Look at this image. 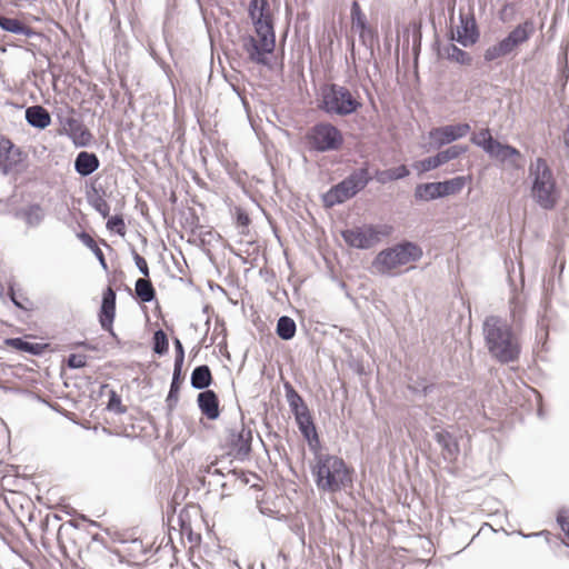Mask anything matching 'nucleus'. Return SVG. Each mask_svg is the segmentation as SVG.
Wrapping results in <instances>:
<instances>
[{"mask_svg":"<svg viewBox=\"0 0 569 569\" xmlns=\"http://www.w3.org/2000/svg\"><path fill=\"white\" fill-rule=\"evenodd\" d=\"M248 12L259 39L251 34L242 36V49L251 62L270 67L267 56L272 53L276 48V33L269 2L267 0H250Z\"/></svg>","mask_w":569,"mask_h":569,"instance_id":"obj_1","label":"nucleus"},{"mask_svg":"<svg viewBox=\"0 0 569 569\" xmlns=\"http://www.w3.org/2000/svg\"><path fill=\"white\" fill-rule=\"evenodd\" d=\"M482 335L489 355L506 365L519 359L521 347L512 327L499 316H487L482 322Z\"/></svg>","mask_w":569,"mask_h":569,"instance_id":"obj_2","label":"nucleus"},{"mask_svg":"<svg viewBox=\"0 0 569 569\" xmlns=\"http://www.w3.org/2000/svg\"><path fill=\"white\" fill-rule=\"evenodd\" d=\"M313 455L310 470L320 491L336 493L352 483V470L342 458L320 452V450L315 451Z\"/></svg>","mask_w":569,"mask_h":569,"instance_id":"obj_3","label":"nucleus"},{"mask_svg":"<svg viewBox=\"0 0 569 569\" xmlns=\"http://www.w3.org/2000/svg\"><path fill=\"white\" fill-rule=\"evenodd\" d=\"M530 198L545 211H552L560 200V189L557 179L547 160L536 158L529 166Z\"/></svg>","mask_w":569,"mask_h":569,"instance_id":"obj_4","label":"nucleus"},{"mask_svg":"<svg viewBox=\"0 0 569 569\" xmlns=\"http://www.w3.org/2000/svg\"><path fill=\"white\" fill-rule=\"evenodd\" d=\"M422 248L416 242L402 240L381 250L372 260V268L380 274H390L398 267L419 261Z\"/></svg>","mask_w":569,"mask_h":569,"instance_id":"obj_5","label":"nucleus"},{"mask_svg":"<svg viewBox=\"0 0 569 569\" xmlns=\"http://www.w3.org/2000/svg\"><path fill=\"white\" fill-rule=\"evenodd\" d=\"M320 97L318 107L328 114L346 117L362 107V103L347 87L337 83L323 84L320 89Z\"/></svg>","mask_w":569,"mask_h":569,"instance_id":"obj_6","label":"nucleus"},{"mask_svg":"<svg viewBox=\"0 0 569 569\" xmlns=\"http://www.w3.org/2000/svg\"><path fill=\"white\" fill-rule=\"evenodd\" d=\"M535 32L536 23L532 19H526L518 23L505 38L486 49L485 62H492L499 58L515 54L517 49L526 43Z\"/></svg>","mask_w":569,"mask_h":569,"instance_id":"obj_7","label":"nucleus"},{"mask_svg":"<svg viewBox=\"0 0 569 569\" xmlns=\"http://www.w3.org/2000/svg\"><path fill=\"white\" fill-rule=\"evenodd\" d=\"M393 228L389 224L355 226L341 231L345 242L356 249L368 250L378 244L382 238L389 237Z\"/></svg>","mask_w":569,"mask_h":569,"instance_id":"obj_8","label":"nucleus"},{"mask_svg":"<svg viewBox=\"0 0 569 569\" xmlns=\"http://www.w3.org/2000/svg\"><path fill=\"white\" fill-rule=\"evenodd\" d=\"M309 151L330 152L339 150L343 144L341 131L329 122H318L306 133Z\"/></svg>","mask_w":569,"mask_h":569,"instance_id":"obj_9","label":"nucleus"},{"mask_svg":"<svg viewBox=\"0 0 569 569\" xmlns=\"http://www.w3.org/2000/svg\"><path fill=\"white\" fill-rule=\"evenodd\" d=\"M116 291L111 287H107V289L102 293V300L98 313V319L102 330L109 332L110 336L117 342H119L120 340L113 330V321L116 318Z\"/></svg>","mask_w":569,"mask_h":569,"instance_id":"obj_10","label":"nucleus"},{"mask_svg":"<svg viewBox=\"0 0 569 569\" xmlns=\"http://www.w3.org/2000/svg\"><path fill=\"white\" fill-rule=\"evenodd\" d=\"M116 291L111 287H107V289L102 293V300L98 313V319L102 330L109 332L110 336L117 342H119L120 340L113 330V321L116 318Z\"/></svg>","mask_w":569,"mask_h":569,"instance_id":"obj_11","label":"nucleus"},{"mask_svg":"<svg viewBox=\"0 0 569 569\" xmlns=\"http://www.w3.org/2000/svg\"><path fill=\"white\" fill-rule=\"evenodd\" d=\"M252 431L243 425L238 430L236 428L228 429L227 445L230 452L240 460H243L251 452Z\"/></svg>","mask_w":569,"mask_h":569,"instance_id":"obj_12","label":"nucleus"},{"mask_svg":"<svg viewBox=\"0 0 569 569\" xmlns=\"http://www.w3.org/2000/svg\"><path fill=\"white\" fill-rule=\"evenodd\" d=\"M470 126L468 123L446 124L433 128L429 131V138L437 148L449 144L468 134Z\"/></svg>","mask_w":569,"mask_h":569,"instance_id":"obj_13","label":"nucleus"},{"mask_svg":"<svg viewBox=\"0 0 569 569\" xmlns=\"http://www.w3.org/2000/svg\"><path fill=\"white\" fill-rule=\"evenodd\" d=\"M468 151V146L453 144L449 148L439 151L437 154L425 158L418 162V169L421 172H428L438 167L459 158Z\"/></svg>","mask_w":569,"mask_h":569,"instance_id":"obj_14","label":"nucleus"},{"mask_svg":"<svg viewBox=\"0 0 569 569\" xmlns=\"http://www.w3.org/2000/svg\"><path fill=\"white\" fill-rule=\"evenodd\" d=\"M22 152L11 140L0 134V171L3 174L10 173L21 164Z\"/></svg>","mask_w":569,"mask_h":569,"instance_id":"obj_15","label":"nucleus"},{"mask_svg":"<svg viewBox=\"0 0 569 569\" xmlns=\"http://www.w3.org/2000/svg\"><path fill=\"white\" fill-rule=\"evenodd\" d=\"M459 19L460 26L457 30V42L465 48L476 44L480 38V32L473 13L465 14L460 10Z\"/></svg>","mask_w":569,"mask_h":569,"instance_id":"obj_16","label":"nucleus"},{"mask_svg":"<svg viewBox=\"0 0 569 569\" xmlns=\"http://www.w3.org/2000/svg\"><path fill=\"white\" fill-rule=\"evenodd\" d=\"M197 406L208 420L214 421L220 417V401L217 393L211 389L198 393Z\"/></svg>","mask_w":569,"mask_h":569,"instance_id":"obj_17","label":"nucleus"},{"mask_svg":"<svg viewBox=\"0 0 569 569\" xmlns=\"http://www.w3.org/2000/svg\"><path fill=\"white\" fill-rule=\"evenodd\" d=\"M488 156L501 163H507L512 169L521 168V164L517 161L522 158L521 152L511 144L501 143L497 140L492 147V152L490 151Z\"/></svg>","mask_w":569,"mask_h":569,"instance_id":"obj_18","label":"nucleus"},{"mask_svg":"<svg viewBox=\"0 0 569 569\" xmlns=\"http://www.w3.org/2000/svg\"><path fill=\"white\" fill-rule=\"evenodd\" d=\"M296 422L310 450L312 452L320 450L321 443L311 413L300 415V417L296 418Z\"/></svg>","mask_w":569,"mask_h":569,"instance_id":"obj_19","label":"nucleus"},{"mask_svg":"<svg viewBox=\"0 0 569 569\" xmlns=\"http://www.w3.org/2000/svg\"><path fill=\"white\" fill-rule=\"evenodd\" d=\"M13 216L23 220L28 228H38L46 218V210L40 203H30L17 209Z\"/></svg>","mask_w":569,"mask_h":569,"instance_id":"obj_20","label":"nucleus"},{"mask_svg":"<svg viewBox=\"0 0 569 569\" xmlns=\"http://www.w3.org/2000/svg\"><path fill=\"white\" fill-rule=\"evenodd\" d=\"M372 180V176L369 172V164L365 162L362 167L355 169L347 176L343 181L349 187L351 193L355 196L363 190L368 183Z\"/></svg>","mask_w":569,"mask_h":569,"instance_id":"obj_21","label":"nucleus"},{"mask_svg":"<svg viewBox=\"0 0 569 569\" xmlns=\"http://www.w3.org/2000/svg\"><path fill=\"white\" fill-rule=\"evenodd\" d=\"M74 171L81 177H88L100 167V160L94 152L80 151L74 159Z\"/></svg>","mask_w":569,"mask_h":569,"instance_id":"obj_22","label":"nucleus"},{"mask_svg":"<svg viewBox=\"0 0 569 569\" xmlns=\"http://www.w3.org/2000/svg\"><path fill=\"white\" fill-rule=\"evenodd\" d=\"M64 127L68 129L69 137L72 138L76 146L86 147L90 142L92 137L90 131L77 118L68 117L64 120Z\"/></svg>","mask_w":569,"mask_h":569,"instance_id":"obj_23","label":"nucleus"},{"mask_svg":"<svg viewBox=\"0 0 569 569\" xmlns=\"http://www.w3.org/2000/svg\"><path fill=\"white\" fill-rule=\"evenodd\" d=\"M436 442L441 447L443 458L455 460L459 455V443L456 437L447 430L436 431L433 435Z\"/></svg>","mask_w":569,"mask_h":569,"instance_id":"obj_24","label":"nucleus"},{"mask_svg":"<svg viewBox=\"0 0 569 569\" xmlns=\"http://www.w3.org/2000/svg\"><path fill=\"white\" fill-rule=\"evenodd\" d=\"M26 121L29 126L43 130L50 126L51 116L44 107L34 104L26 109Z\"/></svg>","mask_w":569,"mask_h":569,"instance_id":"obj_25","label":"nucleus"},{"mask_svg":"<svg viewBox=\"0 0 569 569\" xmlns=\"http://www.w3.org/2000/svg\"><path fill=\"white\" fill-rule=\"evenodd\" d=\"M283 389L287 402L289 405L290 411L295 416V419L300 417V415L310 413V410L307 403L305 402L303 398L298 393V391L289 381H286L283 383Z\"/></svg>","mask_w":569,"mask_h":569,"instance_id":"obj_26","label":"nucleus"},{"mask_svg":"<svg viewBox=\"0 0 569 569\" xmlns=\"http://www.w3.org/2000/svg\"><path fill=\"white\" fill-rule=\"evenodd\" d=\"M213 382L211 369L208 365L197 366L190 377V385L196 390L204 391Z\"/></svg>","mask_w":569,"mask_h":569,"instance_id":"obj_27","label":"nucleus"},{"mask_svg":"<svg viewBox=\"0 0 569 569\" xmlns=\"http://www.w3.org/2000/svg\"><path fill=\"white\" fill-rule=\"evenodd\" d=\"M359 33V40L367 50L366 63L375 60V42L378 41V33L369 24L363 28L356 29Z\"/></svg>","mask_w":569,"mask_h":569,"instance_id":"obj_28","label":"nucleus"},{"mask_svg":"<svg viewBox=\"0 0 569 569\" xmlns=\"http://www.w3.org/2000/svg\"><path fill=\"white\" fill-rule=\"evenodd\" d=\"M106 190L102 187H92L91 191L87 192L88 203L99 212L103 218L109 217L110 206L104 199Z\"/></svg>","mask_w":569,"mask_h":569,"instance_id":"obj_29","label":"nucleus"},{"mask_svg":"<svg viewBox=\"0 0 569 569\" xmlns=\"http://www.w3.org/2000/svg\"><path fill=\"white\" fill-rule=\"evenodd\" d=\"M415 198L418 201H432L443 198L440 181L417 184Z\"/></svg>","mask_w":569,"mask_h":569,"instance_id":"obj_30","label":"nucleus"},{"mask_svg":"<svg viewBox=\"0 0 569 569\" xmlns=\"http://www.w3.org/2000/svg\"><path fill=\"white\" fill-rule=\"evenodd\" d=\"M4 345L18 351L27 352L32 356H40L46 349V345L38 342H29L23 338H7Z\"/></svg>","mask_w":569,"mask_h":569,"instance_id":"obj_31","label":"nucleus"},{"mask_svg":"<svg viewBox=\"0 0 569 569\" xmlns=\"http://www.w3.org/2000/svg\"><path fill=\"white\" fill-rule=\"evenodd\" d=\"M410 174L409 169L405 164H400L395 168L386 169V170H376L373 178L380 184H386L388 182L405 179Z\"/></svg>","mask_w":569,"mask_h":569,"instance_id":"obj_32","label":"nucleus"},{"mask_svg":"<svg viewBox=\"0 0 569 569\" xmlns=\"http://www.w3.org/2000/svg\"><path fill=\"white\" fill-rule=\"evenodd\" d=\"M0 28L3 31L19 36L31 37L34 34V31L30 27L17 18L0 16Z\"/></svg>","mask_w":569,"mask_h":569,"instance_id":"obj_33","label":"nucleus"},{"mask_svg":"<svg viewBox=\"0 0 569 569\" xmlns=\"http://www.w3.org/2000/svg\"><path fill=\"white\" fill-rule=\"evenodd\" d=\"M134 291L137 298L141 302H152L156 300L157 293L156 289L153 288L151 281L148 278H139L136 280L134 283Z\"/></svg>","mask_w":569,"mask_h":569,"instance_id":"obj_34","label":"nucleus"},{"mask_svg":"<svg viewBox=\"0 0 569 569\" xmlns=\"http://www.w3.org/2000/svg\"><path fill=\"white\" fill-rule=\"evenodd\" d=\"M443 52L448 60L455 61L461 66H471L472 57L467 51L460 49L453 43H449L443 48Z\"/></svg>","mask_w":569,"mask_h":569,"instance_id":"obj_35","label":"nucleus"},{"mask_svg":"<svg viewBox=\"0 0 569 569\" xmlns=\"http://www.w3.org/2000/svg\"><path fill=\"white\" fill-rule=\"evenodd\" d=\"M471 143L481 148L487 154L491 151L497 139L491 134L489 128L481 129L479 132L473 133L470 139Z\"/></svg>","mask_w":569,"mask_h":569,"instance_id":"obj_36","label":"nucleus"},{"mask_svg":"<svg viewBox=\"0 0 569 569\" xmlns=\"http://www.w3.org/2000/svg\"><path fill=\"white\" fill-rule=\"evenodd\" d=\"M182 379L183 376H172L169 392L166 398V409L168 411V415H171L178 405Z\"/></svg>","mask_w":569,"mask_h":569,"instance_id":"obj_37","label":"nucleus"},{"mask_svg":"<svg viewBox=\"0 0 569 569\" xmlns=\"http://www.w3.org/2000/svg\"><path fill=\"white\" fill-rule=\"evenodd\" d=\"M297 331L296 322L288 316H281L278 319L276 332L282 340H290L295 337Z\"/></svg>","mask_w":569,"mask_h":569,"instance_id":"obj_38","label":"nucleus"},{"mask_svg":"<svg viewBox=\"0 0 569 569\" xmlns=\"http://www.w3.org/2000/svg\"><path fill=\"white\" fill-rule=\"evenodd\" d=\"M78 238L81 240V242L87 248H89L92 251V253L94 254V257L99 261L101 268L107 271L108 270V263L106 261L104 254H103L102 250L99 248V246L97 244V242L94 241V239L88 232H86V231L80 232L78 234Z\"/></svg>","mask_w":569,"mask_h":569,"instance_id":"obj_39","label":"nucleus"},{"mask_svg":"<svg viewBox=\"0 0 569 569\" xmlns=\"http://www.w3.org/2000/svg\"><path fill=\"white\" fill-rule=\"evenodd\" d=\"M466 177L458 176L449 180L440 181L443 198L459 193L466 186Z\"/></svg>","mask_w":569,"mask_h":569,"instance_id":"obj_40","label":"nucleus"},{"mask_svg":"<svg viewBox=\"0 0 569 569\" xmlns=\"http://www.w3.org/2000/svg\"><path fill=\"white\" fill-rule=\"evenodd\" d=\"M152 350L160 357L168 353L169 340L167 333L162 329H158L153 332Z\"/></svg>","mask_w":569,"mask_h":569,"instance_id":"obj_41","label":"nucleus"},{"mask_svg":"<svg viewBox=\"0 0 569 569\" xmlns=\"http://www.w3.org/2000/svg\"><path fill=\"white\" fill-rule=\"evenodd\" d=\"M350 14L353 29L363 28L369 24L366 14L362 12L361 7L357 1L352 2Z\"/></svg>","mask_w":569,"mask_h":569,"instance_id":"obj_42","label":"nucleus"},{"mask_svg":"<svg viewBox=\"0 0 569 569\" xmlns=\"http://www.w3.org/2000/svg\"><path fill=\"white\" fill-rule=\"evenodd\" d=\"M107 410L117 415H123L127 412V407L122 405L121 397L114 390H111L109 393Z\"/></svg>","mask_w":569,"mask_h":569,"instance_id":"obj_43","label":"nucleus"},{"mask_svg":"<svg viewBox=\"0 0 569 569\" xmlns=\"http://www.w3.org/2000/svg\"><path fill=\"white\" fill-rule=\"evenodd\" d=\"M107 218H108L107 229L119 234V236H124L126 223H124L122 216L116 214V216L107 217Z\"/></svg>","mask_w":569,"mask_h":569,"instance_id":"obj_44","label":"nucleus"},{"mask_svg":"<svg viewBox=\"0 0 569 569\" xmlns=\"http://www.w3.org/2000/svg\"><path fill=\"white\" fill-rule=\"evenodd\" d=\"M131 256L140 273L144 278H149L150 271L146 259L142 256H140L134 248L131 249Z\"/></svg>","mask_w":569,"mask_h":569,"instance_id":"obj_45","label":"nucleus"},{"mask_svg":"<svg viewBox=\"0 0 569 569\" xmlns=\"http://www.w3.org/2000/svg\"><path fill=\"white\" fill-rule=\"evenodd\" d=\"M435 389L433 383H425V379L421 380V382H416L412 385H408V390L412 393H421L423 396H427L431 393Z\"/></svg>","mask_w":569,"mask_h":569,"instance_id":"obj_46","label":"nucleus"},{"mask_svg":"<svg viewBox=\"0 0 569 569\" xmlns=\"http://www.w3.org/2000/svg\"><path fill=\"white\" fill-rule=\"evenodd\" d=\"M67 366L70 369H81L87 366V356L71 353L67 359Z\"/></svg>","mask_w":569,"mask_h":569,"instance_id":"obj_47","label":"nucleus"},{"mask_svg":"<svg viewBox=\"0 0 569 569\" xmlns=\"http://www.w3.org/2000/svg\"><path fill=\"white\" fill-rule=\"evenodd\" d=\"M331 188L335 190V192H337V194L341 198L343 202L355 197V194L351 193L349 187L346 184L343 180L332 186Z\"/></svg>","mask_w":569,"mask_h":569,"instance_id":"obj_48","label":"nucleus"},{"mask_svg":"<svg viewBox=\"0 0 569 569\" xmlns=\"http://www.w3.org/2000/svg\"><path fill=\"white\" fill-rule=\"evenodd\" d=\"M322 200H323V203H325V207L327 208H332L337 204H340L342 203L343 201L341 200V198L337 194V192H335V190L332 188H330L323 196H322Z\"/></svg>","mask_w":569,"mask_h":569,"instance_id":"obj_49","label":"nucleus"},{"mask_svg":"<svg viewBox=\"0 0 569 569\" xmlns=\"http://www.w3.org/2000/svg\"><path fill=\"white\" fill-rule=\"evenodd\" d=\"M8 297L16 308L21 310H28V308L22 303V301L17 298L13 281L8 282Z\"/></svg>","mask_w":569,"mask_h":569,"instance_id":"obj_50","label":"nucleus"},{"mask_svg":"<svg viewBox=\"0 0 569 569\" xmlns=\"http://www.w3.org/2000/svg\"><path fill=\"white\" fill-rule=\"evenodd\" d=\"M522 309L521 303L515 298L510 301V317L513 322L520 321Z\"/></svg>","mask_w":569,"mask_h":569,"instance_id":"obj_51","label":"nucleus"},{"mask_svg":"<svg viewBox=\"0 0 569 569\" xmlns=\"http://www.w3.org/2000/svg\"><path fill=\"white\" fill-rule=\"evenodd\" d=\"M236 220L237 224L242 228H248L250 223V218L248 213L241 208H237Z\"/></svg>","mask_w":569,"mask_h":569,"instance_id":"obj_52","label":"nucleus"},{"mask_svg":"<svg viewBox=\"0 0 569 569\" xmlns=\"http://www.w3.org/2000/svg\"><path fill=\"white\" fill-rule=\"evenodd\" d=\"M184 356H176L173 363V372L172 376H182V367H183Z\"/></svg>","mask_w":569,"mask_h":569,"instance_id":"obj_53","label":"nucleus"},{"mask_svg":"<svg viewBox=\"0 0 569 569\" xmlns=\"http://www.w3.org/2000/svg\"><path fill=\"white\" fill-rule=\"evenodd\" d=\"M176 356H184V348L179 338L173 339Z\"/></svg>","mask_w":569,"mask_h":569,"instance_id":"obj_54","label":"nucleus"},{"mask_svg":"<svg viewBox=\"0 0 569 569\" xmlns=\"http://www.w3.org/2000/svg\"><path fill=\"white\" fill-rule=\"evenodd\" d=\"M77 347H82V348H86L88 350H96L94 347H92L90 343H88L87 341H80V342H77L76 343Z\"/></svg>","mask_w":569,"mask_h":569,"instance_id":"obj_55","label":"nucleus"},{"mask_svg":"<svg viewBox=\"0 0 569 569\" xmlns=\"http://www.w3.org/2000/svg\"><path fill=\"white\" fill-rule=\"evenodd\" d=\"M350 54H351L352 60L355 61V41L353 40H351V42H350Z\"/></svg>","mask_w":569,"mask_h":569,"instance_id":"obj_56","label":"nucleus"},{"mask_svg":"<svg viewBox=\"0 0 569 569\" xmlns=\"http://www.w3.org/2000/svg\"><path fill=\"white\" fill-rule=\"evenodd\" d=\"M3 297H4V287L0 282V299H2Z\"/></svg>","mask_w":569,"mask_h":569,"instance_id":"obj_57","label":"nucleus"},{"mask_svg":"<svg viewBox=\"0 0 569 569\" xmlns=\"http://www.w3.org/2000/svg\"><path fill=\"white\" fill-rule=\"evenodd\" d=\"M4 202L2 200H0V214L4 212L3 210V207H4Z\"/></svg>","mask_w":569,"mask_h":569,"instance_id":"obj_58","label":"nucleus"},{"mask_svg":"<svg viewBox=\"0 0 569 569\" xmlns=\"http://www.w3.org/2000/svg\"><path fill=\"white\" fill-rule=\"evenodd\" d=\"M301 541H302V543H305V532L303 531L301 533Z\"/></svg>","mask_w":569,"mask_h":569,"instance_id":"obj_59","label":"nucleus"},{"mask_svg":"<svg viewBox=\"0 0 569 569\" xmlns=\"http://www.w3.org/2000/svg\"><path fill=\"white\" fill-rule=\"evenodd\" d=\"M373 67H375V69H377V70H378V63H377V61H375Z\"/></svg>","mask_w":569,"mask_h":569,"instance_id":"obj_60","label":"nucleus"},{"mask_svg":"<svg viewBox=\"0 0 569 569\" xmlns=\"http://www.w3.org/2000/svg\"><path fill=\"white\" fill-rule=\"evenodd\" d=\"M567 132H568V134H569V123H568Z\"/></svg>","mask_w":569,"mask_h":569,"instance_id":"obj_61","label":"nucleus"}]
</instances>
